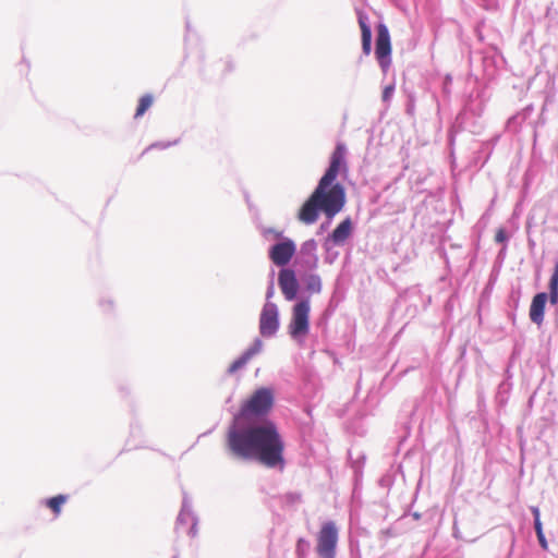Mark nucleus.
Wrapping results in <instances>:
<instances>
[{
  "label": "nucleus",
  "mask_w": 558,
  "mask_h": 558,
  "mask_svg": "<svg viewBox=\"0 0 558 558\" xmlns=\"http://www.w3.org/2000/svg\"><path fill=\"white\" fill-rule=\"evenodd\" d=\"M275 396L270 388L255 390L242 402L239 413L228 427L226 446L236 458L256 460L270 469L283 470L284 440L272 421H265L247 427H241V421H254L269 414L274 407Z\"/></svg>",
  "instance_id": "f257e3e1"
},
{
  "label": "nucleus",
  "mask_w": 558,
  "mask_h": 558,
  "mask_svg": "<svg viewBox=\"0 0 558 558\" xmlns=\"http://www.w3.org/2000/svg\"><path fill=\"white\" fill-rule=\"evenodd\" d=\"M344 144H337L330 157V163L320 178L316 189L299 210L300 221L312 225L318 219L319 210L331 220L339 214L347 202L345 190L340 183H335L339 174L348 173Z\"/></svg>",
  "instance_id": "f03ea898"
},
{
  "label": "nucleus",
  "mask_w": 558,
  "mask_h": 558,
  "mask_svg": "<svg viewBox=\"0 0 558 558\" xmlns=\"http://www.w3.org/2000/svg\"><path fill=\"white\" fill-rule=\"evenodd\" d=\"M310 300L298 302L292 308V318L288 326L291 338L303 341L310 331Z\"/></svg>",
  "instance_id": "7ed1b4c3"
},
{
  "label": "nucleus",
  "mask_w": 558,
  "mask_h": 558,
  "mask_svg": "<svg viewBox=\"0 0 558 558\" xmlns=\"http://www.w3.org/2000/svg\"><path fill=\"white\" fill-rule=\"evenodd\" d=\"M338 530L331 521L323 524L317 535L316 551L320 558H335Z\"/></svg>",
  "instance_id": "20e7f679"
},
{
  "label": "nucleus",
  "mask_w": 558,
  "mask_h": 558,
  "mask_svg": "<svg viewBox=\"0 0 558 558\" xmlns=\"http://www.w3.org/2000/svg\"><path fill=\"white\" fill-rule=\"evenodd\" d=\"M391 53V44H390V35L387 26L385 24H379L377 26V38H376V47L375 54L378 59L381 66L389 65V56Z\"/></svg>",
  "instance_id": "39448f33"
},
{
  "label": "nucleus",
  "mask_w": 558,
  "mask_h": 558,
  "mask_svg": "<svg viewBox=\"0 0 558 558\" xmlns=\"http://www.w3.org/2000/svg\"><path fill=\"white\" fill-rule=\"evenodd\" d=\"M279 327L278 310L272 303H266L259 319V331L264 337L272 336Z\"/></svg>",
  "instance_id": "423d86ee"
},
{
  "label": "nucleus",
  "mask_w": 558,
  "mask_h": 558,
  "mask_svg": "<svg viewBox=\"0 0 558 558\" xmlns=\"http://www.w3.org/2000/svg\"><path fill=\"white\" fill-rule=\"evenodd\" d=\"M295 253V244L292 240L286 239L275 244L269 251V258L277 266H286Z\"/></svg>",
  "instance_id": "0eeeda50"
},
{
  "label": "nucleus",
  "mask_w": 558,
  "mask_h": 558,
  "mask_svg": "<svg viewBox=\"0 0 558 558\" xmlns=\"http://www.w3.org/2000/svg\"><path fill=\"white\" fill-rule=\"evenodd\" d=\"M278 282L281 292L287 300L291 301L296 296L299 284L293 270L281 269L279 272Z\"/></svg>",
  "instance_id": "6e6552de"
},
{
  "label": "nucleus",
  "mask_w": 558,
  "mask_h": 558,
  "mask_svg": "<svg viewBox=\"0 0 558 558\" xmlns=\"http://www.w3.org/2000/svg\"><path fill=\"white\" fill-rule=\"evenodd\" d=\"M547 302V294L545 292L534 295L530 306V319L541 326L544 322L545 305Z\"/></svg>",
  "instance_id": "1a4fd4ad"
},
{
  "label": "nucleus",
  "mask_w": 558,
  "mask_h": 558,
  "mask_svg": "<svg viewBox=\"0 0 558 558\" xmlns=\"http://www.w3.org/2000/svg\"><path fill=\"white\" fill-rule=\"evenodd\" d=\"M352 233L351 218H345L330 234V239L336 244L343 243Z\"/></svg>",
  "instance_id": "9d476101"
},
{
  "label": "nucleus",
  "mask_w": 558,
  "mask_h": 558,
  "mask_svg": "<svg viewBox=\"0 0 558 558\" xmlns=\"http://www.w3.org/2000/svg\"><path fill=\"white\" fill-rule=\"evenodd\" d=\"M359 25L362 34V49L365 54H369L372 49V29L367 24V17L363 13H359Z\"/></svg>",
  "instance_id": "9b49d317"
},
{
  "label": "nucleus",
  "mask_w": 558,
  "mask_h": 558,
  "mask_svg": "<svg viewBox=\"0 0 558 558\" xmlns=\"http://www.w3.org/2000/svg\"><path fill=\"white\" fill-rule=\"evenodd\" d=\"M549 301L551 304L558 303V260L555 263L553 275L548 283Z\"/></svg>",
  "instance_id": "f8f14e48"
},
{
  "label": "nucleus",
  "mask_w": 558,
  "mask_h": 558,
  "mask_svg": "<svg viewBox=\"0 0 558 558\" xmlns=\"http://www.w3.org/2000/svg\"><path fill=\"white\" fill-rule=\"evenodd\" d=\"M66 500L68 496L57 495L47 499L46 506L54 513V515H59L61 512V507L66 502Z\"/></svg>",
  "instance_id": "ddd939ff"
},
{
  "label": "nucleus",
  "mask_w": 558,
  "mask_h": 558,
  "mask_svg": "<svg viewBox=\"0 0 558 558\" xmlns=\"http://www.w3.org/2000/svg\"><path fill=\"white\" fill-rule=\"evenodd\" d=\"M154 102V97L150 94H146L142 96L138 100V105L135 111V118H140L144 116V113L151 107Z\"/></svg>",
  "instance_id": "4468645a"
},
{
  "label": "nucleus",
  "mask_w": 558,
  "mask_h": 558,
  "mask_svg": "<svg viewBox=\"0 0 558 558\" xmlns=\"http://www.w3.org/2000/svg\"><path fill=\"white\" fill-rule=\"evenodd\" d=\"M534 527H535V531H536V535H537V538H538V542L541 544V546L544 548V549H547L548 545H547V541L544 536V533H543V529H542V523H541V520L536 518V520L534 521Z\"/></svg>",
  "instance_id": "2eb2a0df"
},
{
  "label": "nucleus",
  "mask_w": 558,
  "mask_h": 558,
  "mask_svg": "<svg viewBox=\"0 0 558 558\" xmlns=\"http://www.w3.org/2000/svg\"><path fill=\"white\" fill-rule=\"evenodd\" d=\"M263 348V342L259 339H256L251 348H248L243 354L251 360L254 355L259 353Z\"/></svg>",
  "instance_id": "dca6fc26"
},
{
  "label": "nucleus",
  "mask_w": 558,
  "mask_h": 558,
  "mask_svg": "<svg viewBox=\"0 0 558 558\" xmlns=\"http://www.w3.org/2000/svg\"><path fill=\"white\" fill-rule=\"evenodd\" d=\"M320 279L317 276H311L307 280V290L311 292H319L320 291Z\"/></svg>",
  "instance_id": "f3484780"
},
{
  "label": "nucleus",
  "mask_w": 558,
  "mask_h": 558,
  "mask_svg": "<svg viewBox=\"0 0 558 558\" xmlns=\"http://www.w3.org/2000/svg\"><path fill=\"white\" fill-rule=\"evenodd\" d=\"M263 236L266 240H279L282 236V231L272 228H267L263 230Z\"/></svg>",
  "instance_id": "a211bd4d"
},
{
  "label": "nucleus",
  "mask_w": 558,
  "mask_h": 558,
  "mask_svg": "<svg viewBox=\"0 0 558 558\" xmlns=\"http://www.w3.org/2000/svg\"><path fill=\"white\" fill-rule=\"evenodd\" d=\"M250 360L242 354L238 360H235L229 367L230 373H234L241 367H243Z\"/></svg>",
  "instance_id": "6ab92c4d"
},
{
  "label": "nucleus",
  "mask_w": 558,
  "mask_h": 558,
  "mask_svg": "<svg viewBox=\"0 0 558 558\" xmlns=\"http://www.w3.org/2000/svg\"><path fill=\"white\" fill-rule=\"evenodd\" d=\"M307 545H308L307 542H305L303 538H300L298 541L296 551H298L299 558H303Z\"/></svg>",
  "instance_id": "aec40b11"
},
{
  "label": "nucleus",
  "mask_w": 558,
  "mask_h": 558,
  "mask_svg": "<svg viewBox=\"0 0 558 558\" xmlns=\"http://www.w3.org/2000/svg\"><path fill=\"white\" fill-rule=\"evenodd\" d=\"M495 240L498 243H504L507 240V234L504 229H498L495 234Z\"/></svg>",
  "instance_id": "412c9836"
},
{
  "label": "nucleus",
  "mask_w": 558,
  "mask_h": 558,
  "mask_svg": "<svg viewBox=\"0 0 558 558\" xmlns=\"http://www.w3.org/2000/svg\"><path fill=\"white\" fill-rule=\"evenodd\" d=\"M393 86L392 85H389V86H386L384 92H383V99L385 101H388L393 93Z\"/></svg>",
  "instance_id": "4be33fe9"
},
{
  "label": "nucleus",
  "mask_w": 558,
  "mask_h": 558,
  "mask_svg": "<svg viewBox=\"0 0 558 558\" xmlns=\"http://www.w3.org/2000/svg\"><path fill=\"white\" fill-rule=\"evenodd\" d=\"M533 514H534L535 519H536V518H537V519H539V511H538V509H537V508H534V509H533Z\"/></svg>",
  "instance_id": "5701e85b"
}]
</instances>
